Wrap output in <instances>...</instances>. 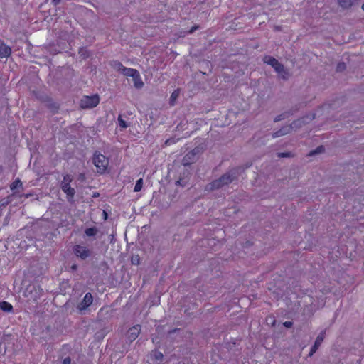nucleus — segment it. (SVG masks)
Returning <instances> with one entry per match:
<instances>
[{"mask_svg":"<svg viewBox=\"0 0 364 364\" xmlns=\"http://www.w3.org/2000/svg\"><path fill=\"white\" fill-rule=\"evenodd\" d=\"M86 364H90V363H86Z\"/></svg>","mask_w":364,"mask_h":364,"instance_id":"nucleus-43","label":"nucleus"},{"mask_svg":"<svg viewBox=\"0 0 364 364\" xmlns=\"http://www.w3.org/2000/svg\"><path fill=\"white\" fill-rule=\"evenodd\" d=\"M68 348V345H64V346H63L62 350H64V349Z\"/></svg>","mask_w":364,"mask_h":364,"instance_id":"nucleus-37","label":"nucleus"},{"mask_svg":"<svg viewBox=\"0 0 364 364\" xmlns=\"http://www.w3.org/2000/svg\"><path fill=\"white\" fill-rule=\"evenodd\" d=\"M72 180L73 179L71 176L68 174H66L65 176H64L62 183H70L72 182Z\"/></svg>","mask_w":364,"mask_h":364,"instance_id":"nucleus-27","label":"nucleus"},{"mask_svg":"<svg viewBox=\"0 0 364 364\" xmlns=\"http://www.w3.org/2000/svg\"><path fill=\"white\" fill-rule=\"evenodd\" d=\"M3 43H4V42H3L1 40H0V46H1Z\"/></svg>","mask_w":364,"mask_h":364,"instance_id":"nucleus-42","label":"nucleus"},{"mask_svg":"<svg viewBox=\"0 0 364 364\" xmlns=\"http://www.w3.org/2000/svg\"><path fill=\"white\" fill-rule=\"evenodd\" d=\"M346 64L345 63H339L338 65H337V67H336V70L337 71H343L346 69Z\"/></svg>","mask_w":364,"mask_h":364,"instance_id":"nucleus-26","label":"nucleus"},{"mask_svg":"<svg viewBox=\"0 0 364 364\" xmlns=\"http://www.w3.org/2000/svg\"><path fill=\"white\" fill-rule=\"evenodd\" d=\"M283 325L286 327V328H291L293 326V323L291 321H285Z\"/></svg>","mask_w":364,"mask_h":364,"instance_id":"nucleus-32","label":"nucleus"},{"mask_svg":"<svg viewBox=\"0 0 364 364\" xmlns=\"http://www.w3.org/2000/svg\"><path fill=\"white\" fill-rule=\"evenodd\" d=\"M101 217L102 218V219H103L104 220H106L107 219V218H108V214H107V213L105 210H102V211H101Z\"/></svg>","mask_w":364,"mask_h":364,"instance_id":"nucleus-31","label":"nucleus"},{"mask_svg":"<svg viewBox=\"0 0 364 364\" xmlns=\"http://www.w3.org/2000/svg\"><path fill=\"white\" fill-rule=\"evenodd\" d=\"M70 268L72 271H76L77 269V265L76 264H73Z\"/></svg>","mask_w":364,"mask_h":364,"instance_id":"nucleus-35","label":"nucleus"},{"mask_svg":"<svg viewBox=\"0 0 364 364\" xmlns=\"http://www.w3.org/2000/svg\"><path fill=\"white\" fill-rule=\"evenodd\" d=\"M153 356L154 359L156 360H162L164 358V355L162 354V353L156 350L153 352Z\"/></svg>","mask_w":364,"mask_h":364,"instance_id":"nucleus-23","label":"nucleus"},{"mask_svg":"<svg viewBox=\"0 0 364 364\" xmlns=\"http://www.w3.org/2000/svg\"><path fill=\"white\" fill-rule=\"evenodd\" d=\"M198 28V26H193L189 31H188V33H193L196 30H197Z\"/></svg>","mask_w":364,"mask_h":364,"instance_id":"nucleus-33","label":"nucleus"},{"mask_svg":"<svg viewBox=\"0 0 364 364\" xmlns=\"http://www.w3.org/2000/svg\"><path fill=\"white\" fill-rule=\"evenodd\" d=\"M278 157H289L291 154L289 152H280L277 154Z\"/></svg>","mask_w":364,"mask_h":364,"instance_id":"nucleus-29","label":"nucleus"},{"mask_svg":"<svg viewBox=\"0 0 364 364\" xmlns=\"http://www.w3.org/2000/svg\"><path fill=\"white\" fill-rule=\"evenodd\" d=\"M315 118V114H313L312 117L310 118V119H313Z\"/></svg>","mask_w":364,"mask_h":364,"instance_id":"nucleus-39","label":"nucleus"},{"mask_svg":"<svg viewBox=\"0 0 364 364\" xmlns=\"http://www.w3.org/2000/svg\"><path fill=\"white\" fill-rule=\"evenodd\" d=\"M131 263L133 265H139L140 264V257L139 255H132L131 257Z\"/></svg>","mask_w":364,"mask_h":364,"instance_id":"nucleus-21","label":"nucleus"},{"mask_svg":"<svg viewBox=\"0 0 364 364\" xmlns=\"http://www.w3.org/2000/svg\"><path fill=\"white\" fill-rule=\"evenodd\" d=\"M142 187H143V179L142 178H139L136 182V184H135L134 188V191L135 192H139V191H140L141 190Z\"/></svg>","mask_w":364,"mask_h":364,"instance_id":"nucleus-20","label":"nucleus"},{"mask_svg":"<svg viewBox=\"0 0 364 364\" xmlns=\"http://www.w3.org/2000/svg\"><path fill=\"white\" fill-rule=\"evenodd\" d=\"M0 309L5 312H11L13 310V306L7 301H1Z\"/></svg>","mask_w":364,"mask_h":364,"instance_id":"nucleus-15","label":"nucleus"},{"mask_svg":"<svg viewBox=\"0 0 364 364\" xmlns=\"http://www.w3.org/2000/svg\"><path fill=\"white\" fill-rule=\"evenodd\" d=\"M100 96L95 94L90 96L84 95L80 101V107L81 109H92L96 107L100 103Z\"/></svg>","mask_w":364,"mask_h":364,"instance_id":"nucleus-4","label":"nucleus"},{"mask_svg":"<svg viewBox=\"0 0 364 364\" xmlns=\"http://www.w3.org/2000/svg\"><path fill=\"white\" fill-rule=\"evenodd\" d=\"M11 53V49L4 43L0 46V58H7Z\"/></svg>","mask_w":364,"mask_h":364,"instance_id":"nucleus-12","label":"nucleus"},{"mask_svg":"<svg viewBox=\"0 0 364 364\" xmlns=\"http://www.w3.org/2000/svg\"><path fill=\"white\" fill-rule=\"evenodd\" d=\"M301 122V120L299 119L297 121H294L291 124L282 127L279 130L273 133L272 137L276 138L289 133L293 129L294 127H296L297 124H300Z\"/></svg>","mask_w":364,"mask_h":364,"instance_id":"nucleus-7","label":"nucleus"},{"mask_svg":"<svg viewBox=\"0 0 364 364\" xmlns=\"http://www.w3.org/2000/svg\"><path fill=\"white\" fill-rule=\"evenodd\" d=\"M60 0H52V2L55 6L58 5L60 3Z\"/></svg>","mask_w":364,"mask_h":364,"instance_id":"nucleus-36","label":"nucleus"},{"mask_svg":"<svg viewBox=\"0 0 364 364\" xmlns=\"http://www.w3.org/2000/svg\"><path fill=\"white\" fill-rule=\"evenodd\" d=\"M340 6L344 9H348L352 6L351 0H338Z\"/></svg>","mask_w":364,"mask_h":364,"instance_id":"nucleus-18","label":"nucleus"},{"mask_svg":"<svg viewBox=\"0 0 364 364\" xmlns=\"http://www.w3.org/2000/svg\"><path fill=\"white\" fill-rule=\"evenodd\" d=\"M118 122H119V125L122 128L124 129L128 127V124L127 123V122L125 120H124L122 119V117L121 115H119V117H118Z\"/></svg>","mask_w":364,"mask_h":364,"instance_id":"nucleus-24","label":"nucleus"},{"mask_svg":"<svg viewBox=\"0 0 364 364\" xmlns=\"http://www.w3.org/2000/svg\"><path fill=\"white\" fill-rule=\"evenodd\" d=\"M43 292V291L39 285L30 284L25 289L23 296L29 300L36 301L42 296Z\"/></svg>","mask_w":364,"mask_h":364,"instance_id":"nucleus-3","label":"nucleus"},{"mask_svg":"<svg viewBox=\"0 0 364 364\" xmlns=\"http://www.w3.org/2000/svg\"><path fill=\"white\" fill-rule=\"evenodd\" d=\"M60 358L62 359L63 364H71L70 357L68 356L63 358V356H61Z\"/></svg>","mask_w":364,"mask_h":364,"instance_id":"nucleus-28","label":"nucleus"},{"mask_svg":"<svg viewBox=\"0 0 364 364\" xmlns=\"http://www.w3.org/2000/svg\"><path fill=\"white\" fill-rule=\"evenodd\" d=\"M362 9L364 11V3L363 4L362 6H361Z\"/></svg>","mask_w":364,"mask_h":364,"instance_id":"nucleus-40","label":"nucleus"},{"mask_svg":"<svg viewBox=\"0 0 364 364\" xmlns=\"http://www.w3.org/2000/svg\"><path fill=\"white\" fill-rule=\"evenodd\" d=\"M93 164L99 173H104L107 168L109 160L103 154L95 152L93 156Z\"/></svg>","mask_w":364,"mask_h":364,"instance_id":"nucleus-5","label":"nucleus"},{"mask_svg":"<svg viewBox=\"0 0 364 364\" xmlns=\"http://www.w3.org/2000/svg\"><path fill=\"white\" fill-rule=\"evenodd\" d=\"M139 71L136 69L126 67L125 68H123L122 74L124 76L131 77L132 78Z\"/></svg>","mask_w":364,"mask_h":364,"instance_id":"nucleus-14","label":"nucleus"},{"mask_svg":"<svg viewBox=\"0 0 364 364\" xmlns=\"http://www.w3.org/2000/svg\"><path fill=\"white\" fill-rule=\"evenodd\" d=\"M263 61L264 63L271 65L282 78L286 80L289 77V72L284 69V65L280 63L275 58L269 55H265L263 58Z\"/></svg>","mask_w":364,"mask_h":364,"instance_id":"nucleus-1","label":"nucleus"},{"mask_svg":"<svg viewBox=\"0 0 364 364\" xmlns=\"http://www.w3.org/2000/svg\"><path fill=\"white\" fill-rule=\"evenodd\" d=\"M93 301V297L91 293L87 292L85 295L83 299L81 301V302L79 304L77 308L80 311L85 310L87 308H88Z\"/></svg>","mask_w":364,"mask_h":364,"instance_id":"nucleus-10","label":"nucleus"},{"mask_svg":"<svg viewBox=\"0 0 364 364\" xmlns=\"http://www.w3.org/2000/svg\"><path fill=\"white\" fill-rule=\"evenodd\" d=\"M141 332V326L135 325L130 328L127 334V338L129 342H133L139 336Z\"/></svg>","mask_w":364,"mask_h":364,"instance_id":"nucleus-9","label":"nucleus"},{"mask_svg":"<svg viewBox=\"0 0 364 364\" xmlns=\"http://www.w3.org/2000/svg\"><path fill=\"white\" fill-rule=\"evenodd\" d=\"M232 210L234 213H236L237 212V210H236L235 208H232Z\"/></svg>","mask_w":364,"mask_h":364,"instance_id":"nucleus-38","label":"nucleus"},{"mask_svg":"<svg viewBox=\"0 0 364 364\" xmlns=\"http://www.w3.org/2000/svg\"><path fill=\"white\" fill-rule=\"evenodd\" d=\"M73 252L76 257H80L82 260L87 259L92 255V251L90 249L80 245H74Z\"/></svg>","mask_w":364,"mask_h":364,"instance_id":"nucleus-6","label":"nucleus"},{"mask_svg":"<svg viewBox=\"0 0 364 364\" xmlns=\"http://www.w3.org/2000/svg\"><path fill=\"white\" fill-rule=\"evenodd\" d=\"M97 232V229H85V234L87 236H95Z\"/></svg>","mask_w":364,"mask_h":364,"instance_id":"nucleus-25","label":"nucleus"},{"mask_svg":"<svg viewBox=\"0 0 364 364\" xmlns=\"http://www.w3.org/2000/svg\"><path fill=\"white\" fill-rule=\"evenodd\" d=\"M61 189L66 193L68 199L73 198L75 196V191L70 186V183H61Z\"/></svg>","mask_w":364,"mask_h":364,"instance_id":"nucleus-11","label":"nucleus"},{"mask_svg":"<svg viewBox=\"0 0 364 364\" xmlns=\"http://www.w3.org/2000/svg\"><path fill=\"white\" fill-rule=\"evenodd\" d=\"M326 331H322L319 335L316 337L314 344L311 346L310 352L309 353V356L311 357L318 349L320 346L321 345L323 341L325 338Z\"/></svg>","mask_w":364,"mask_h":364,"instance_id":"nucleus-8","label":"nucleus"},{"mask_svg":"<svg viewBox=\"0 0 364 364\" xmlns=\"http://www.w3.org/2000/svg\"><path fill=\"white\" fill-rule=\"evenodd\" d=\"M235 177L232 173L230 172H228L223 174L218 179L214 180L211 183H210L208 186V188L209 190H215L222 188L223 186L228 185L232 183L234 180Z\"/></svg>","mask_w":364,"mask_h":364,"instance_id":"nucleus-2","label":"nucleus"},{"mask_svg":"<svg viewBox=\"0 0 364 364\" xmlns=\"http://www.w3.org/2000/svg\"><path fill=\"white\" fill-rule=\"evenodd\" d=\"M324 150H325V148L323 146H322V145L319 146L315 150L311 151L309 154V156H313L316 154L322 153L324 151Z\"/></svg>","mask_w":364,"mask_h":364,"instance_id":"nucleus-22","label":"nucleus"},{"mask_svg":"<svg viewBox=\"0 0 364 364\" xmlns=\"http://www.w3.org/2000/svg\"><path fill=\"white\" fill-rule=\"evenodd\" d=\"M180 95V90L178 89L175 90L171 95L170 97V105H174L176 103V99Z\"/></svg>","mask_w":364,"mask_h":364,"instance_id":"nucleus-17","label":"nucleus"},{"mask_svg":"<svg viewBox=\"0 0 364 364\" xmlns=\"http://www.w3.org/2000/svg\"><path fill=\"white\" fill-rule=\"evenodd\" d=\"M111 66L117 70V71L120 72L121 73H122L123 72V68H125L126 67H124L119 61L118 60H114L112 61L111 63H110Z\"/></svg>","mask_w":364,"mask_h":364,"instance_id":"nucleus-16","label":"nucleus"},{"mask_svg":"<svg viewBox=\"0 0 364 364\" xmlns=\"http://www.w3.org/2000/svg\"><path fill=\"white\" fill-rule=\"evenodd\" d=\"M146 227H147V225H144V226H142L141 228H146Z\"/></svg>","mask_w":364,"mask_h":364,"instance_id":"nucleus-41","label":"nucleus"},{"mask_svg":"<svg viewBox=\"0 0 364 364\" xmlns=\"http://www.w3.org/2000/svg\"><path fill=\"white\" fill-rule=\"evenodd\" d=\"M22 186V183L19 178H16L10 184V189L14 191L18 187Z\"/></svg>","mask_w":364,"mask_h":364,"instance_id":"nucleus-19","label":"nucleus"},{"mask_svg":"<svg viewBox=\"0 0 364 364\" xmlns=\"http://www.w3.org/2000/svg\"><path fill=\"white\" fill-rule=\"evenodd\" d=\"M286 114H282L275 117L274 122H279L280 120L284 119Z\"/></svg>","mask_w":364,"mask_h":364,"instance_id":"nucleus-30","label":"nucleus"},{"mask_svg":"<svg viewBox=\"0 0 364 364\" xmlns=\"http://www.w3.org/2000/svg\"><path fill=\"white\" fill-rule=\"evenodd\" d=\"M132 80L134 82V87L138 90L141 89L144 85V83L141 79L139 72L136 73L134 77H132Z\"/></svg>","mask_w":364,"mask_h":364,"instance_id":"nucleus-13","label":"nucleus"},{"mask_svg":"<svg viewBox=\"0 0 364 364\" xmlns=\"http://www.w3.org/2000/svg\"><path fill=\"white\" fill-rule=\"evenodd\" d=\"M179 329L178 328H174V329H172V330H170L168 332V335H171L177 331H178Z\"/></svg>","mask_w":364,"mask_h":364,"instance_id":"nucleus-34","label":"nucleus"}]
</instances>
